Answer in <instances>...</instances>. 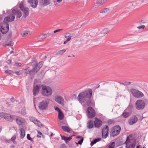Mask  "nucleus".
Wrapping results in <instances>:
<instances>
[{"mask_svg": "<svg viewBox=\"0 0 148 148\" xmlns=\"http://www.w3.org/2000/svg\"><path fill=\"white\" fill-rule=\"evenodd\" d=\"M92 95V90L88 88L80 93L77 96V99L81 104L86 102L87 106H90L92 104L90 99Z\"/></svg>", "mask_w": 148, "mask_h": 148, "instance_id": "1", "label": "nucleus"}, {"mask_svg": "<svg viewBox=\"0 0 148 148\" xmlns=\"http://www.w3.org/2000/svg\"><path fill=\"white\" fill-rule=\"evenodd\" d=\"M41 88V94L42 96L47 97L52 94V90L49 87L45 85H42Z\"/></svg>", "mask_w": 148, "mask_h": 148, "instance_id": "2", "label": "nucleus"}, {"mask_svg": "<svg viewBox=\"0 0 148 148\" xmlns=\"http://www.w3.org/2000/svg\"><path fill=\"white\" fill-rule=\"evenodd\" d=\"M130 92L133 96L135 98H141L144 96V94L138 90L134 88H131Z\"/></svg>", "mask_w": 148, "mask_h": 148, "instance_id": "3", "label": "nucleus"}, {"mask_svg": "<svg viewBox=\"0 0 148 148\" xmlns=\"http://www.w3.org/2000/svg\"><path fill=\"white\" fill-rule=\"evenodd\" d=\"M0 116L4 118L5 120L10 122H12L15 119L16 115H11L10 114L4 112L0 113Z\"/></svg>", "mask_w": 148, "mask_h": 148, "instance_id": "4", "label": "nucleus"}, {"mask_svg": "<svg viewBox=\"0 0 148 148\" xmlns=\"http://www.w3.org/2000/svg\"><path fill=\"white\" fill-rule=\"evenodd\" d=\"M146 105L145 102L141 99L138 100L135 103L136 108L138 110L143 109Z\"/></svg>", "mask_w": 148, "mask_h": 148, "instance_id": "5", "label": "nucleus"}, {"mask_svg": "<svg viewBox=\"0 0 148 148\" xmlns=\"http://www.w3.org/2000/svg\"><path fill=\"white\" fill-rule=\"evenodd\" d=\"M32 66V69H30V68L28 67L25 70V73L27 74H29L30 78L32 79L34 78V75L36 74L37 72V71L35 69L33 66Z\"/></svg>", "mask_w": 148, "mask_h": 148, "instance_id": "6", "label": "nucleus"}, {"mask_svg": "<svg viewBox=\"0 0 148 148\" xmlns=\"http://www.w3.org/2000/svg\"><path fill=\"white\" fill-rule=\"evenodd\" d=\"M121 131V127L119 125L114 126L110 133V136L114 137L119 135Z\"/></svg>", "mask_w": 148, "mask_h": 148, "instance_id": "7", "label": "nucleus"}, {"mask_svg": "<svg viewBox=\"0 0 148 148\" xmlns=\"http://www.w3.org/2000/svg\"><path fill=\"white\" fill-rule=\"evenodd\" d=\"M50 100L47 99L42 101L40 102L39 105V108L41 110H45L46 109L48 106Z\"/></svg>", "mask_w": 148, "mask_h": 148, "instance_id": "8", "label": "nucleus"}, {"mask_svg": "<svg viewBox=\"0 0 148 148\" xmlns=\"http://www.w3.org/2000/svg\"><path fill=\"white\" fill-rule=\"evenodd\" d=\"M9 30L8 24L3 22V24L0 23V31L3 34H6Z\"/></svg>", "mask_w": 148, "mask_h": 148, "instance_id": "9", "label": "nucleus"}, {"mask_svg": "<svg viewBox=\"0 0 148 148\" xmlns=\"http://www.w3.org/2000/svg\"><path fill=\"white\" fill-rule=\"evenodd\" d=\"M95 115L94 110L91 107H89L87 109V116L88 117L91 119L94 117Z\"/></svg>", "mask_w": 148, "mask_h": 148, "instance_id": "10", "label": "nucleus"}, {"mask_svg": "<svg viewBox=\"0 0 148 148\" xmlns=\"http://www.w3.org/2000/svg\"><path fill=\"white\" fill-rule=\"evenodd\" d=\"M109 127L107 125H105L102 130V136L103 138H106L108 135Z\"/></svg>", "mask_w": 148, "mask_h": 148, "instance_id": "11", "label": "nucleus"}, {"mask_svg": "<svg viewBox=\"0 0 148 148\" xmlns=\"http://www.w3.org/2000/svg\"><path fill=\"white\" fill-rule=\"evenodd\" d=\"M127 145H129L131 147L134 148L136 143L135 140L131 139H130L129 136H127L125 142Z\"/></svg>", "mask_w": 148, "mask_h": 148, "instance_id": "12", "label": "nucleus"}, {"mask_svg": "<svg viewBox=\"0 0 148 148\" xmlns=\"http://www.w3.org/2000/svg\"><path fill=\"white\" fill-rule=\"evenodd\" d=\"M132 108V106H129L126 109V110H129L130 111L129 112H127L125 111H124L122 114V116L124 118H127L131 114V110Z\"/></svg>", "mask_w": 148, "mask_h": 148, "instance_id": "13", "label": "nucleus"}, {"mask_svg": "<svg viewBox=\"0 0 148 148\" xmlns=\"http://www.w3.org/2000/svg\"><path fill=\"white\" fill-rule=\"evenodd\" d=\"M15 120L16 123L18 125H21L26 123L25 119L19 116H16Z\"/></svg>", "mask_w": 148, "mask_h": 148, "instance_id": "14", "label": "nucleus"}, {"mask_svg": "<svg viewBox=\"0 0 148 148\" xmlns=\"http://www.w3.org/2000/svg\"><path fill=\"white\" fill-rule=\"evenodd\" d=\"M43 64V62L42 61H41L39 62L38 64L37 62L36 61H34L32 62V64L35 68V70L37 71V72L42 67Z\"/></svg>", "mask_w": 148, "mask_h": 148, "instance_id": "15", "label": "nucleus"}, {"mask_svg": "<svg viewBox=\"0 0 148 148\" xmlns=\"http://www.w3.org/2000/svg\"><path fill=\"white\" fill-rule=\"evenodd\" d=\"M12 14L15 16H16L17 20H18V18L22 15V13L19 10H12Z\"/></svg>", "mask_w": 148, "mask_h": 148, "instance_id": "16", "label": "nucleus"}, {"mask_svg": "<svg viewBox=\"0 0 148 148\" xmlns=\"http://www.w3.org/2000/svg\"><path fill=\"white\" fill-rule=\"evenodd\" d=\"M55 101L57 103L62 106L64 105V101L62 97L61 96H56L55 98Z\"/></svg>", "mask_w": 148, "mask_h": 148, "instance_id": "17", "label": "nucleus"}, {"mask_svg": "<svg viewBox=\"0 0 148 148\" xmlns=\"http://www.w3.org/2000/svg\"><path fill=\"white\" fill-rule=\"evenodd\" d=\"M14 19L15 16L11 14L10 16H8L4 18L3 22L7 23L9 22H12L14 21Z\"/></svg>", "mask_w": 148, "mask_h": 148, "instance_id": "18", "label": "nucleus"}, {"mask_svg": "<svg viewBox=\"0 0 148 148\" xmlns=\"http://www.w3.org/2000/svg\"><path fill=\"white\" fill-rule=\"evenodd\" d=\"M40 86L38 85H34L33 86V95L34 96H36L39 93Z\"/></svg>", "mask_w": 148, "mask_h": 148, "instance_id": "19", "label": "nucleus"}, {"mask_svg": "<svg viewBox=\"0 0 148 148\" xmlns=\"http://www.w3.org/2000/svg\"><path fill=\"white\" fill-rule=\"evenodd\" d=\"M138 118L135 115L132 116L128 121V123L130 125H132L136 123L138 121Z\"/></svg>", "mask_w": 148, "mask_h": 148, "instance_id": "20", "label": "nucleus"}, {"mask_svg": "<svg viewBox=\"0 0 148 148\" xmlns=\"http://www.w3.org/2000/svg\"><path fill=\"white\" fill-rule=\"evenodd\" d=\"M94 121L95 126L97 127H99L102 124V121L97 117L95 118Z\"/></svg>", "mask_w": 148, "mask_h": 148, "instance_id": "21", "label": "nucleus"}, {"mask_svg": "<svg viewBox=\"0 0 148 148\" xmlns=\"http://www.w3.org/2000/svg\"><path fill=\"white\" fill-rule=\"evenodd\" d=\"M60 136L61 137V139L64 140L66 144L68 143L69 141L72 139V136L66 137L64 136H62V135H60Z\"/></svg>", "mask_w": 148, "mask_h": 148, "instance_id": "22", "label": "nucleus"}, {"mask_svg": "<svg viewBox=\"0 0 148 148\" xmlns=\"http://www.w3.org/2000/svg\"><path fill=\"white\" fill-rule=\"evenodd\" d=\"M62 128L65 132L70 133L71 132V129L66 126L63 125L62 127Z\"/></svg>", "mask_w": 148, "mask_h": 148, "instance_id": "23", "label": "nucleus"}, {"mask_svg": "<svg viewBox=\"0 0 148 148\" xmlns=\"http://www.w3.org/2000/svg\"><path fill=\"white\" fill-rule=\"evenodd\" d=\"M49 34L47 33V34H42L40 35L38 37V38L40 39L43 40L45 38L49 36Z\"/></svg>", "mask_w": 148, "mask_h": 148, "instance_id": "24", "label": "nucleus"}, {"mask_svg": "<svg viewBox=\"0 0 148 148\" xmlns=\"http://www.w3.org/2000/svg\"><path fill=\"white\" fill-rule=\"evenodd\" d=\"M31 6L33 8H35L38 4V2L37 0H34L32 2L29 3Z\"/></svg>", "mask_w": 148, "mask_h": 148, "instance_id": "25", "label": "nucleus"}, {"mask_svg": "<svg viewBox=\"0 0 148 148\" xmlns=\"http://www.w3.org/2000/svg\"><path fill=\"white\" fill-rule=\"evenodd\" d=\"M19 8L20 9H28L29 8H26L25 3L23 1L19 5Z\"/></svg>", "mask_w": 148, "mask_h": 148, "instance_id": "26", "label": "nucleus"}, {"mask_svg": "<svg viewBox=\"0 0 148 148\" xmlns=\"http://www.w3.org/2000/svg\"><path fill=\"white\" fill-rule=\"evenodd\" d=\"M107 0H98L96 4L98 5H101L106 3Z\"/></svg>", "mask_w": 148, "mask_h": 148, "instance_id": "27", "label": "nucleus"}, {"mask_svg": "<svg viewBox=\"0 0 148 148\" xmlns=\"http://www.w3.org/2000/svg\"><path fill=\"white\" fill-rule=\"evenodd\" d=\"M20 130L21 131V138H23L25 135V130L23 128H21L20 129Z\"/></svg>", "mask_w": 148, "mask_h": 148, "instance_id": "28", "label": "nucleus"}, {"mask_svg": "<svg viewBox=\"0 0 148 148\" xmlns=\"http://www.w3.org/2000/svg\"><path fill=\"white\" fill-rule=\"evenodd\" d=\"M21 34L22 36L25 37L29 35L30 32L28 31H24L22 32Z\"/></svg>", "mask_w": 148, "mask_h": 148, "instance_id": "29", "label": "nucleus"}, {"mask_svg": "<svg viewBox=\"0 0 148 148\" xmlns=\"http://www.w3.org/2000/svg\"><path fill=\"white\" fill-rule=\"evenodd\" d=\"M109 32L110 30L109 29L104 28L102 31H101V34H106L108 33Z\"/></svg>", "mask_w": 148, "mask_h": 148, "instance_id": "30", "label": "nucleus"}, {"mask_svg": "<svg viewBox=\"0 0 148 148\" xmlns=\"http://www.w3.org/2000/svg\"><path fill=\"white\" fill-rule=\"evenodd\" d=\"M71 34L69 33H67L66 34L64 37L67 39V41H69L71 39Z\"/></svg>", "mask_w": 148, "mask_h": 148, "instance_id": "31", "label": "nucleus"}, {"mask_svg": "<svg viewBox=\"0 0 148 148\" xmlns=\"http://www.w3.org/2000/svg\"><path fill=\"white\" fill-rule=\"evenodd\" d=\"M23 13V17L26 18L29 14V11L28 10H21Z\"/></svg>", "mask_w": 148, "mask_h": 148, "instance_id": "32", "label": "nucleus"}, {"mask_svg": "<svg viewBox=\"0 0 148 148\" xmlns=\"http://www.w3.org/2000/svg\"><path fill=\"white\" fill-rule=\"evenodd\" d=\"M58 118L60 120H62L64 118V115L62 111L58 112Z\"/></svg>", "mask_w": 148, "mask_h": 148, "instance_id": "33", "label": "nucleus"}, {"mask_svg": "<svg viewBox=\"0 0 148 148\" xmlns=\"http://www.w3.org/2000/svg\"><path fill=\"white\" fill-rule=\"evenodd\" d=\"M87 125L89 129L92 128L93 126V121H90L87 123Z\"/></svg>", "mask_w": 148, "mask_h": 148, "instance_id": "34", "label": "nucleus"}, {"mask_svg": "<svg viewBox=\"0 0 148 148\" xmlns=\"http://www.w3.org/2000/svg\"><path fill=\"white\" fill-rule=\"evenodd\" d=\"M115 146V142H113L110 143L107 148H114Z\"/></svg>", "mask_w": 148, "mask_h": 148, "instance_id": "35", "label": "nucleus"}, {"mask_svg": "<svg viewBox=\"0 0 148 148\" xmlns=\"http://www.w3.org/2000/svg\"><path fill=\"white\" fill-rule=\"evenodd\" d=\"M100 13L101 15H106L108 13L107 10H101L100 11Z\"/></svg>", "mask_w": 148, "mask_h": 148, "instance_id": "36", "label": "nucleus"}, {"mask_svg": "<svg viewBox=\"0 0 148 148\" xmlns=\"http://www.w3.org/2000/svg\"><path fill=\"white\" fill-rule=\"evenodd\" d=\"M77 138H80L81 139L78 141V144L81 145L83 142V141L84 140V138L82 137L81 136H77L76 137Z\"/></svg>", "mask_w": 148, "mask_h": 148, "instance_id": "37", "label": "nucleus"}, {"mask_svg": "<svg viewBox=\"0 0 148 148\" xmlns=\"http://www.w3.org/2000/svg\"><path fill=\"white\" fill-rule=\"evenodd\" d=\"M66 51V50L65 49H63L62 50H60L57 52L56 54L57 55H62Z\"/></svg>", "mask_w": 148, "mask_h": 148, "instance_id": "38", "label": "nucleus"}, {"mask_svg": "<svg viewBox=\"0 0 148 148\" xmlns=\"http://www.w3.org/2000/svg\"><path fill=\"white\" fill-rule=\"evenodd\" d=\"M34 123L35 124H36L39 127H41L43 125L39 121H38L37 119L36 120V121H35Z\"/></svg>", "mask_w": 148, "mask_h": 148, "instance_id": "39", "label": "nucleus"}, {"mask_svg": "<svg viewBox=\"0 0 148 148\" xmlns=\"http://www.w3.org/2000/svg\"><path fill=\"white\" fill-rule=\"evenodd\" d=\"M132 83V82H131L123 81L121 83V84L124 85H130Z\"/></svg>", "mask_w": 148, "mask_h": 148, "instance_id": "40", "label": "nucleus"}, {"mask_svg": "<svg viewBox=\"0 0 148 148\" xmlns=\"http://www.w3.org/2000/svg\"><path fill=\"white\" fill-rule=\"evenodd\" d=\"M16 136L14 135L13 137H12L11 139V140L12 141L13 143L14 144H16V142L15 141V139H16Z\"/></svg>", "mask_w": 148, "mask_h": 148, "instance_id": "41", "label": "nucleus"}, {"mask_svg": "<svg viewBox=\"0 0 148 148\" xmlns=\"http://www.w3.org/2000/svg\"><path fill=\"white\" fill-rule=\"evenodd\" d=\"M5 73H6L9 74H12L14 73V72H13L12 71L8 69L5 71Z\"/></svg>", "mask_w": 148, "mask_h": 148, "instance_id": "42", "label": "nucleus"}, {"mask_svg": "<svg viewBox=\"0 0 148 148\" xmlns=\"http://www.w3.org/2000/svg\"><path fill=\"white\" fill-rule=\"evenodd\" d=\"M21 114L23 115H24L26 114L25 110V108H23L21 110Z\"/></svg>", "mask_w": 148, "mask_h": 148, "instance_id": "43", "label": "nucleus"}, {"mask_svg": "<svg viewBox=\"0 0 148 148\" xmlns=\"http://www.w3.org/2000/svg\"><path fill=\"white\" fill-rule=\"evenodd\" d=\"M27 138L28 140H30L31 141H33V139L30 137V134H27Z\"/></svg>", "mask_w": 148, "mask_h": 148, "instance_id": "44", "label": "nucleus"}, {"mask_svg": "<svg viewBox=\"0 0 148 148\" xmlns=\"http://www.w3.org/2000/svg\"><path fill=\"white\" fill-rule=\"evenodd\" d=\"M29 119L31 121L33 122L34 123H35V121H36V120H37V119L36 118L33 117H30L29 118Z\"/></svg>", "mask_w": 148, "mask_h": 148, "instance_id": "45", "label": "nucleus"}, {"mask_svg": "<svg viewBox=\"0 0 148 148\" xmlns=\"http://www.w3.org/2000/svg\"><path fill=\"white\" fill-rule=\"evenodd\" d=\"M101 140V139L100 138H95V139H94L93 141L94 142V143L95 144L97 142L100 141Z\"/></svg>", "mask_w": 148, "mask_h": 148, "instance_id": "46", "label": "nucleus"}, {"mask_svg": "<svg viewBox=\"0 0 148 148\" xmlns=\"http://www.w3.org/2000/svg\"><path fill=\"white\" fill-rule=\"evenodd\" d=\"M144 2V0H136V3H140Z\"/></svg>", "mask_w": 148, "mask_h": 148, "instance_id": "47", "label": "nucleus"}, {"mask_svg": "<svg viewBox=\"0 0 148 148\" xmlns=\"http://www.w3.org/2000/svg\"><path fill=\"white\" fill-rule=\"evenodd\" d=\"M21 64L20 63H16L14 64V65L17 66H21Z\"/></svg>", "mask_w": 148, "mask_h": 148, "instance_id": "48", "label": "nucleus"}, {"mask_svg": "<svg viewBox=\"0 0 148 148\" xmlns=\"http://www.w3.org/2000/svg\"><path fill=\"white\" fill-rule=\"evenodd\" d=\"M14 73H15L17 75H20L21 74V73L20 71H16Z\"/></svg>", "mask_w": 148, "mask_h": 148, "instance_id": "49", "label": "nucleus"}, {"mask_svg": "<svg viewBox=\"0 0 148 148\" xmlns=\"http://www.w3.org/2000/svg\"><path fill=\"white\" fill-rule=\"evenodd\" d=\"M145 27V26L144 25H142L141 26H138L137 27V28L138 29H144Z\"/></svg>", "mask_w": 148, "mask_h": 148, "instance_id": "50", "label": "nucleus"}, {"mask_svg": "<svg viewBox=\"0 0 148 148\" xmlns=\"http://www.w3.org/2000/svg\"><path fill=\"white\" fill-rule=\"evenodd\" d=\"M50 2L49 0H44V3L46 4H48L50 3Z\"/></svg>", "mask_w": 148, "mask_h": 148, "instance_id": "51", "label": "nucleus"}, {"mask_svg": "<svg viewBox=\"0 0 148 148\" xmlns=\"http://www.w3.org/2000/svg\"><path fill=\"white\" fill-rule=\"evenodd\" d=\"M138 23H139V24H141L142 23H145V22H144V21L143 20H139L138 21Z\"/></svg>", "mask_w": 148, "mask_h": 148, "instance_id": "52", "label": "nucleus"}, {"mask_svg": "<svg viewBox=\"0 0 148 148\" xmlns=\"http://www.w3.org/2000/svg\"><path fill=\"white\" fill-rule=\"evenodd\" d=\"M62 30H63L62 29H57V30H55L54 31V33H56L57 32H59L60 31H62Z\"/></svg>", "mask_w": 148, "mask_h": 148, "instance_id": "53", "label": "nucleus"}, {"mask_svg": "<svg viewBox=\"0 0 148 148\" xmlns=\"http://www.w3.org/2000/svg\"><path fill=\"white\" fill-rule=\"evenodd\" d=\"M55 109L56 110L58 111V112L62 111L58 107H56Z\"/></svg>", "mask_w": 148, "mask_h": 148, "instance_id": "54", "label": "nucleus"}, {"mask_svg": "<svg viewBox=\"0 0 148 148\" xmlns=\"http://www.w3.org/2000/svg\"><path fill=\"white\" fill-rule=\"evenodd\" d=\"M7 63L8 64H9L11 63L12 61L11 60H9L7 61Z\"/></svg>", "mask_w": 148, "mask_h": 148, "instance_id": "55", "label": "nucleus"}, {"mask_svg": "<svg viewBox=\"0 0 148 148\" xmlns=\"http://www.w3.org/2000/svg\"><path fill=\"white\" fill-rule=\"evenodd\" d=\"M107 122H108V123L109 124H112V121L110 120L108 121Z\"/></svg>", "mask_w": 148, "mask_h": 148, "instance_id": "56", "label": "nucleus"}, {"mask_svg": "<svg viewBox=\"0 0 148 148\" xmlns=\"http://www.w3.org/2000/svg\"><path fill=\"white\" fill-rule=\"evenodd\" d=\"M34 0H27V1L29 3H30L32 2V1H33Z\"/></svg>", "mask_w": 148, "mask_h": 148, "instance_id": "57", "label": "nucleus"}, {"mask_svg": "<svg viewBox=\"0 0 148 148\" xmlns=\"http://www.w3.org/2000/svg\"><path fill=\"white\" fill-rule=\"evenodd\" d=\"M95 143H94V142L93 141H92L91 142V143L90 144V145H91V146H92L94 144H95Z\"/></svg>", "mask_w": 148, "mask_h": 148, "instance_id": "58", "label": "nucleus"}, {"mask_svg": "<svg viewBox=\"0 0 148 148\" xmlns=\"http://www.w3.org/2000/svg\"><path fill=\"white\" fill-rule=\"evenodd\" d=\"M10 46H12L13 45L14 43L13 42H10Z\"/></svg>", "mask_w": 148, "mask_h": 148, "instance_id": "59", "label": "nucleus"}, {"mask_svg": "<svg viewBox=\"0 0 148 148\" xmlns=\"http://www.w3.org/2000/svg\"><path fill=\"white\" fill-rule=\"evenodd\" d=\"M38 133L39 135H42V133L40 131H38Z\"/></svg>", "mask_w": 148, "mask_h": 148, "instance_id": "60", "label": "nucleus"}, {"mask_svg": "<svg viewBox=\"0 0 148 148\" xmlns=\"http://www.w3.org/2000/svg\"><path fill=\"white\" fill-rule=\"evenodd\" d=\"M15 146L14 145H11L10 146V148H14Z\"/></svg>", "mask_w": 148, "mask_h": 148, "instance_id": "61", "label": "nucleus"}, {"mask_svg": "<svg viewBox=\"0 0 148 148\" xmlns=\"http://www.w3.org/2000/svg\"><path fill=\"white\" fill-rule=\"evenodd\" d=\"M57 1L58 2L60 3L62 1V0H57Z\"/></svg>", "mask_w": 148, "mask_h": 148, "instance_id": "62", "label": "nucleus"}, {"mask_svg": "<svg viewBox=\"0 0 148 148\" xmlns=\"http://www.w3.org/2000/svg\"><path fill=\"white\" fill-rule=\"evenodd\" d=\"M68 41H67V40H66V41H64V43L63 44H65L67 42H68Z\"/></svg>", "mask_w": 148, "mask_h": 148, "instance_id": "63", "label": "nucleus"}, {"mask_svg": "<svg viewBox=\"0 0 148 148\" xmlns=\"http://www.w3.org/2000/svg\"><path fill=\"white\" fill-rule=\"evenodd\" d=\"M14 99L13 97H12L11 99V101H13Z\"/></svg>", "mask_w": 148, "mask_h": 148, "instance_id": "64", "label": "nucleus"}]
</instances>
